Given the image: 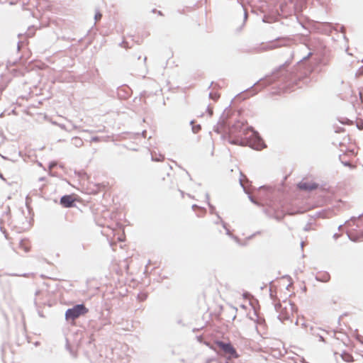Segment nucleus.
<instances>
[{
    "mask_svg": "<svg viewBox=\"0 0 363 363\" xmlns=\"http://www.w3.org/2000/svg\"><path fill=\"white\" fill-rule=\"evenodd\" d=\"M216 345L223 351L225 356L228 358H238V355L235 349L233 347L230 343H225L222 341H217Z\"/></svg>",
    "mask_w": 363,
    "mask_h": 363,
    "instance_id": "3",
    "label": "nucleus"
},
{
    "mask_svg": "<svg viewBox=\"0 0 363 363\" xmlns=\"http://www.w3.org/2000/svg\"><path fill=\"white\" fill-rule=\"evenodd\" d=\"M88 311V308L84 304H78L67 310L65 318L67 320H74L79 316L86 314Z\"/></svg>",
    "mask_w": 363,
    "mask_h": 363,
    "instance_id": "2",
    "label": "nucleus"
},
{
    "mask_svg": "<svg viewBox=\"0 0 363 363\" xmlns=\"http://www.w3.org/2000/svg\"><path fill=\"white\" fill-rule=\"evenodd\" d=\"M209 113H210V115L213 114V111L211 109L209 110Z\"/></svg>",
    "mask_w": 363,
    "mask_h": 363,
    "instance_id": "15",
    "label": "nucleus"
},
{
    "mask_svg": "<svg viewBox=\"0 0 363 363\" xmlns=\"http://www.w3.org/2000/svg\"><path fill=\"white\" fill-rule=\"evenodd\" d=\"M210 97L213 99V100H217L219 97H220V95L219 94H210Z\"/></svg>",
    "mask_w": 363,
    "mask_h": 363,
    "instance_id": "11",
    "label": "nucleus"
},
{
    "mask_svg": "<svg viewBox=\"0 0 363 363\" xmlns=\"http://www.w3.org/2000/svg\"><path fill=\"white\" fill-rule=\"evenodd\" d=\"M97 186H98V190L96 191V193L99 191L104 190L106 188V185H104V184H98Z\"/></svg>",
    "mask_w": 363,
    "mask_h": 363,
    "instance_id": "12",
    "label": "nucleus"
},
{
    "mask_svg": "<svg viewBox=\"0 0 363 363\" xmlns=\"http://www.w3.org/2000/svg\"><path fill=\"white\" fill-rule=\"evenodd\" d=\"M235 128H232V129L230 130V132L231 133H236L237 131L235 130Z\"/></svg>",
    "mask_w": 363,
    "mask_h": 363,
    "instance_id": "14",
    "label": "nucleus"
},
{
    "mask_svg": "<svg viewBox=\"0 0 363 363\" xmlns=\"http://www.w3.org/2000/svg\"><path fill=\"white\" fill-rule=\"evenodd\" d=\"M298 187L303 191H313L318 187V184L313 180L306 178L298 184Z\"/></svg>",
    "mask_w": 363,
    "mask_h": 363,
    "instance_id": "5",
    "label": "nucleus"
},
{
    "mask_svg": "<svg viewBox=\"0 0 363 363\" xmlns=\"http://www.w3.org/2000/svg\"><path fill=\"white\" fill-rule=\"evenodd\" d=\"M342 359L346 362H352L354 361V359H353V357L352 356V354H349V353H347V352H344L342 355Z\"/></svg>",
    "mask_w": 363,
    "mask_h": 363,
    "instance_id": "9",
    "label": "nucleus"
},
{
    "mask_svg": "<svg viewBox=\"0 0 363 363\" xmlns=\"http://www.w3.org/2000/svg\"><path fill=\"white\" fill-rule=\"evenodd\" d=\"M18 249L24 252H28L31 249L30 240L27 238L22 239L19 242Z\"/></svg>",
    "mask_w": 363,
    "mask_h": 363,
    "instance_id": "7",
    "label": "nucleus"
},
{
    "mask_svg": "<svg viewBox=\"0 0 363 363\" xmlns=\"http://www.w3.org/2000/svg\"><path fill=\"white\" fill-rule=\"evenodd\" d=\"M158 13H159V15H161V16L162 15V13H161V11H158Z\"/></svg>",
    "mask_w": 363,
    "mask_h": 363,
    "instance_id": "17",
    "label": "nucleus"
},
{
    "mask_svg": "<svg viewBox=\"0 0 363 363\" xmlns=\"http://www.w3.org/2000/svg\"><path fill=\"white\" fill-rule=\"evenodd\" d=\"M340 150L347 155H354L357 153L356 143L352 141L349 135L343 136L342 140L337 139Z\"/></svg>",
    "mask_w": 363,
    "mask_h": 363,
    "instance_id": "1",
    "label": "nucleus"
},
{
    "mask_svg": "<svg viewBox=\"0 0 363 363\" xmlns=\"http://www.w3.org/2000/svg\"><path fill=\"white\" fill-rule=\"evenodd\" d=\"M245 129V125H244V123H242L241 125H240V130L238 131L239 135H242V134L240 133L242 131H244Z\"/></svg>",
    "mask_w": 363,
    "mask_h": 363,
    "instance_id": "13",
    "label": "nucleus"
},
{
    "mask_svg": "<svg viewBox=\"0 0 363 363\" xmlns=\"http://www.w3.org/2000/svg\"><path fill=\"white\" fill-rule=\"evenodd\" d=\"M101 17H102L101 13L100 12H96L94 18H95V20L96 21H98L101 20Z\"/></svg>",
    "mask_w": 363,
    "mask_h": 363,
    "instance_id": "10",
    "label": "nucleus"
},
{
    "mask_svg": "<svg viewBox=\"0 0 363 363\" xmlns=\"http://www.w3.org/2000/svg\"><path fill=\"white\" fill-rule=\"evenodd\" d=\"M74 201V199L70 195H66L61 198L60 203L65 207H71Z\"/></svg>",
    "mask_w": 363,
    "mask_h": 363,
    "instance_id": "8",
    "label": "nucleus"
},
{
    "mask_svg": "<svg viewBox=\"0 0 363 363\" xmlns=\"http://www.w3.org/2000/svg\"><path fill=\"white\" fill-rule=\"evenodd\" d=\"M13 355L12 346L9 344L4 345L2 349V357L5 363H13Z\"/></svg>",
    "mask_w": 363,
    "mask_h": 363,
    "instance_id": "4",
    "label": "nucleus"
},
{
    "mask_svg": "<svg viewBox=\"0 0 363 363\" xmlns=\"http://www.w3.org/2000/svg\"><path fill=\"white\" fill-rule=\"evenodd\" d=\"M283 310L286 311V314L283 317L284 319L291 318L297 311L295 305L290 303L288 304V306H286Z\"/></svg>",
    "mask_w": 363,
    "mask_h": 363,
    "instance_id": "6",
    "label": "nucleus"
},
{
    "mask_svg": "<svg viewBox=\"0 0 363 363\" xmlns=\"http://www.w3.org/2000/svg\"><path fill=\"white\" fill-rule=\"evenodd\" d=\"M118 240H119L120 241H123V240H124V238H118Z\"/></svg>",
    "mask_w": 363,
    "mask_h": 363,
    "instance_id": "16",
    "label": "nucleus"
}]
</instances>
